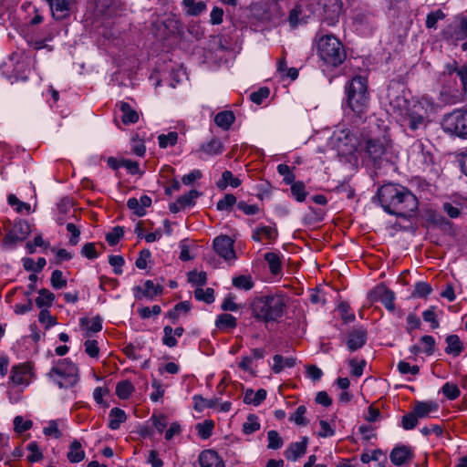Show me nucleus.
Returning a JSON list of instances; mask_svg holds the SVG:
<instances>
[{"label":"nucleus","instance_id":"obj_1","mask_svg":"<svg viewBox=\"0 0 467 467\" xmlns=\"http://www.w3.org/2000/svg\"><path fill=\"white\" fill-rule=\"evenodd\" d=\"M379 201L389 214L407 218L418 209V199L406 187L396 183H386L378 190Z\"/></svg>","mask_w":467,"mask_h":467},{"label":"nucleus","instance_id":"obj_2","mask_svg":"<svg viewBox=\"0 0 467 467\" xmlns=\"http://www.w3.org/2000/svg\"><path fill=\"white\" fill-rule=\"evenodd\" d=\"M250 309L252 316L257 321L275 322L284 316L286 310V300L283 295L270 294L252 300Z\"/></svg>","mask_w":467,"mask_h":467},{"label":"nucleus","instance_id":"obj_3","mask_svg":"<svg viewBox=\"0 0 467 467\" xmlns=\"http://www.w3.org/2000/svg\"><path fill=\"white\" fill-rule=\"evenodd\" d=\"M345 88L348 108L361 117L367 111L369 100L367 79L361 76H356L348 82Z\"/></svg>","mask_w":467,"mask_h":467},{"label":"nucleus","instance_id":"obj_4","mask_svg":"<svg viewBox=\"0 0 467 467\" xmlns=\"http://www.w3.org/2000/svg\"><path fill=\"white\" fill-rule=\"evenodd\" d=\"M317 54L328 66L337 67L346 59L342 43L333 35H317Z\"/></svg>","mask_w":467,"mask_h":467},{"label":"nucleus","instance_id":"obj_5","mask_svg":"<svg viewBox=\"0 0 467 467\" xmlns=\"http://www.w3.org/2000/svg\"><path fill=\"white\" fill-rule=\"evenodd\" d=\"M47 377L60 389L71 388L79 380L78 368L68 358L59 360L56 366L51 368Z\"/></svg>","mask_w":467,"mask_h":467},{"label":"nucleus","instance_id":"obj_6","mask_svg":"<svg viewBox=\"0 0 467 467\" xmlns=\"http://www.w3.org/2000/svg\"><path fill=\"white\" fill-rule=\"evenodd\" d=\"M331 144L338 155L353 154L359 144L356 135L348 129L336 130L331 137Z\"/></svg>","mask_w":467,"mask_h":467},{"label":"nucleus","instance_id":"obj_7","mask_svg":"<svg viewBox=\"0 0 467 467\" xmlns=\"http://www.w3.org/2000/svg\"><path fill=\"white\" fill-rule=\"evenodd\" d=\"M442 126L446 132L467 140V110L456 109L446 114Z\"/></svg>","mask_w":467,"mask_h":467},{"label":"nucleus","instance_id":"obj_8","mask_svg":"<svg viewBox=\"0 0 467 467\" xmlns=\"http://www.w3.org/2000/svg\"><path fill=\"white\" fill-rule=\"evenodd\" d=\"M317 5L321 9L324 21H326L328 26L335 25L342 10L341 0H318Z\"/></svg>","mask_w":467,"mask_h":467},{"label":"nucleus","instance_id":"obj_9","mask_svg":"<svg viewBox=\"0 0 467 467\" xmlns=\"http://www.w3.org/2000/svg\"><path fill=\"white\" fill-rule=\"evenodd\" d=\"M368 298L371 303L380 301L389 311H393L395 308L394 300L395 294L389 290L387 286L380 284L372 289Z\"/></svg>","mask_w":467,"mask_h":467},{"label":"nucleus","instance_id":"obj_10","mask_svg":"<svg viewBox=\"0 0 467 467\" xmlns=\"http://www.w3.org/2000/svg\"><path fill=\"white\" fill-rule=\"evenodd\" d=\"M388 140L385 137L368 139L366 141L365 150L368 156L377 161L386 153Z\"/></svg>","mask_w":467,"mask_h":467},{"label":"nucleus","instance_id":"obj_11","mask_svg":"<svg viewBox=\"0 0 467 467\" xmlns=\"http://www.w3.org/2000/svg\"><path fill=\"white\" fill-rule=\"evenodd\" d=\"M404 122L408 129L413 132L425 129L429 122L428 117L423 112H419L409 107L405 115Z\"/></svg>","mask_w":467,"mask_h":467},{"label":"nucleus","instance_id":"obj_12","mask_svg":"<svg viewBox=\"0 0 467 467\" xmlns=\"http://www.w3.org/2000/svg\"><path fill=\"white\" fill-rule=\"evenodd\" d=\"M56 20H63L70 16L75 0H45Z\"/></svg>","mask_w":467,"mask_h":467},{"label":"nucleus","instance_id":"obj_13","mask_svg":"<svg viewBox=\"0 0 467 467\" xmlns=\"http://www.w3.org/2000/svg\"><path fill=\"white\" fill-rule=\"evenodd\" d=\"M233 245V240L227 235H220L213 240V248L215 252L225 260H230L235 257Z\"/></svg>","mask_w":467,"mask_h":467},{"label":"nucleus","instance_id":"obj_14","mask_svg":"<svg viewBox=\"0 0 467 467\" xmlns=\"http://www.w3.org/2000/svg\"><path fill=\"white\" fill-rule=\"evenodd\" d=\"M30 233V225L26 221H18L14 223L11 230L5 235L7 243H16L25 240Z\"/></svg>","mask_w":467,"mask_h":467},{"label":"nucleus","instance_id":"obj_15","mask_svg":"<svg viewBox=\"0 0 467 467\" xmlns=\"http://www.w3.org/2000/svg\"><path fill=\"white\" fill-rule=\"evenodd\" d=\"M413 456V451L410 447L399 445L393 448L389 454V459L394 465L401 467L411 461Z\"/></svg>","mask_w":467,"mask_h":467},{"label":"nucleus","instance_id":"obj_16","mask_svg":"<svg viewBox=\"0 0 467 467\" xmlns=\"http://www.w3.org/2000/svg\"><path fill=\"white\" fill-rule=\"evenodd\" d=\"M367 342V330L363 327L354 328L349 331L347 339V346L349 351L353 352L361 348Z\"/></svg>","mask_w":467,"mask_h":467},{"label":"nucleus","instance_id":"obj_17","mask_svg":"<svg viewBox=\"0 0 467 467\" xmlns=\"http://www.w3.org/2000/svg\"><path fill=\"white\" fill-rule=\"evenodd\" d=\"M201 467H225L223 459L213 450H205L199 456Z\"/></svg>","mask_w":467,"mask_h":467},{"label":"nucleus","instance_id":"obj_18","mask_svg":"<svg viewBox=\"0 0 467 467\" xmlns=\"http://www.w3.org/2000/svg\"><path fill=\"white\" fill-rule=\"evenodd\" d=\"M307 442V437H304L299 442H292L285 451V457L290 461H296L306 453Z\"/></svg>","mask_w":467,"mask_h":467},{"label":"nucleus","instance_id":"obj_19","mask_svg":"<svg viewBox=\"0 0 467 467\" xmlns=\"http://www.w3.org/2000/svg\"><path fill=\"white\" fill-rule=\"evenodd\" d=\"M410 108L416 111L423 112V115H426L429 118V115L435 111V102L432 98L429 96H422L413 102Z\"/></svg>","mask_w":467,"mask_h":467},{"label":"nucleus","instance_id":"obj_20","mask_svg":"<svg viewBox=\"0 0 467 467\" xmlns=\"http://www.w3.org/2000/svg\"><path fill=\"white\" fill-rule=\"evenodd\" d=\"M79 323L80 326L87 330L85 337H89L90 333H97L102 329V319L99 316H97L92 319L81 317L79 319Z\"/></svg>","mask_w":467,"mask_h":467},{"label":"nucleus","instance_id":"obj_21","mask_svg":"<svg viewBox=\"0 0 467 467\" xmlns=\"http://www.w3.org/2000/svg\"><path fill=\"white\" fill-rule=\"evenodd\" d=\"M447 347L445 352L453 357H458L463 351V344L457 335H450L445 339Z\"/></svg>","mask_w":467,"mask_h":467},{"label":"nucleus","instance_id":"obj_22","mask_svg":"<svg viewBox=\"0 0 467 467\" xmlns=\"http://www.w3.org/2000/svg\"><path fill=\"white\" fill-rule=\"evenodd\" d=\"M162 286L160 285H154L151 280H147L144 283V288L140 286H135L134 291L142 294L143 296L153 298L154 296L162 293Z\"/></svg>","mask_w":467,"mask_h":467},{"label":"nucleus","instance_id":"obj_23","mask_svg":"<svg viewBox=\"0 0 467 467\" xmlns=\"http://www.w3.org/2000/svg\"><path fill=\"white\" fill-rule=\"evenodd\" d=\"M119 109L123 113L121 120L125 125L134 124L139 120L138 112L128 102L121 101Z\"/></svg>","mask_w":467,"mask_h":467},{"label":"nucleus","instance_id":"obj_24","mask_svg":"<svg viewBox=\"0 0 467 467\" xmlns=\"http://www.w3.org/2000/svg\"><path fill=\"white\" fill-rule=\"evenodd\" d=\"M412 149L414 151H416L419 155L420 161L429 166L433 163V155L431 152L430 150L427 149V147L424 145V143L421 140H417L413 146Z\"/></svg>","mask_w":467,"mask_h":467},{"label":"nucleus","instance_id":"obj_25","mask_svg":"<svg viewBox=\"0 0 467 467\" xmlns=\"http://www.w3.org/2000/svg\"><path fill=\"white\" fill-rule=\"evenodd\" d=\"M67 457L72 463H78L84 460L85 451L81 449V443L78 441L75 440L70 443Z\"/></svg>","mask_w":467,"mask_h":467},{"label":"nucleus","instance_id":"obj_26","mask_svg":"<svg viewBox=\"0 0 467 467\" xmlns=\"http://www.w3.org/2000/svg\"><path fill=\"white\" fill-rule=\"evenodd\" d=\"M109 428L111 430H118L122 422L126 421L127 416L123 410L119 408H113L110 410Z\"/></svg>","mask_w":467,"mask_h":467},{"label":"nucleus","instance_id":"obj_27","mask_svg":"<svg viewBox=\"0 0 467 467\" xmlns=\"http://www.w3.org/2000/svg\"><path fill=\"white\" fill-rule=\"evenodd\" d=\"M266 398V390L264 389H258L255 393L253 389H248L245 390L244 402L245 404H253L254 406H258L264 401Z\"/></svg>","mask_w":467,"mask_h":467},{"label":"nucleus","instance_id":"obj_28","mask_svg":"<svg viewBox=\"0 0 467 467\" xmlns=\"http://www.w3.org/2000/svg\"><path fill=\"white\" fill-rule=\"evenodd\" d=\"M438 410V404L435 401H418L416 402L413 411L419 418H425L431 412Z\"/></svg>","mask_w":467,"mask_h":467},{"label":"nucleus","instance_id":"obj_29","mask_svg":"<svg viewBox=\"0 0 467 467\" xmlns=\"http://www.w3.org/2000/svg\"><path fill=\"white\" fill-rule=\"evenodd\" d=\"M274 365L272 367V370L277 374L280 373L284 368H293L296 365V358H285L281 355H275L273 358Z\"/></svg>","mask_w":467,"mask_h":467},{"label":"nucleus","instance_id":"obj_30","mask_svg":"<svg viewBox=\"0 0 467 467\" xmlns=\"http://www.w3.org/2000/svg\"><path fill=\"white\" fill-rule=\"evenodd\" d=\"M182 5L186 8V14L192 16L201 15L206 9V5L202 1L182 0Z\"/></svg>","mask_w":467,"mask_h":467},{"label":"nucleus","instance_id":"obj_31","mask_svg":"<svg viewBox=\"0 0 467 467\" xmlns=\"http://www.w3.org/2000/svg\"><path fill=\"white\" fill-rule=\"evenodd\" d=\"M240 184L241 180L234 178L230 171H224L222 173V179L216 182V186L222 191L225 190L228 185H231L233 188H237Z\"/></svg>","mask_w":467,"mask_h":467},{"label":"nucleus","instance_id":"obj_32","mask_svg":"<svg viewBox=\"0 0 467 467\" xmlns=\"http://www.w3.org/2000/svg\"><path fill=\"white\" fill-rule=\"evenodd\" d=\"M235 119V117L232 111H221L216 114L214 122L217 126L223 130H229Z\"/></svg>","mask_w":467,"mask_h":467},{"label":"nucleus","instance_id":"obj_33","mask_svg":"<svg viewBox=\"0 0 467 467\" xmlns=\"http://www.w3.org/2000/svg\"><path fill=\"white\" fill-rule=\"evenodd\" d=\"M265 260L267 262L271 274L276 275L282 270L281 258L278 254L268 252L265 254Z\"/></svg>","mask_w":467,"mask_h":467},{"label":"nucleus","instance_id":"obj_34","mask_svg":"<svg viewBox=\"0 0 467 467\" xmlns=\"http://www.w3.org/2000/svg\"><path fill=\"white\" fill-rule=\"evenodd\" d=\"M236 325V318L231 314H221L215 320V326L221 330L233 329Z\"/></svg>","mask_w":467,"mask_h":467},{"label":"nucleus","instance_id":"obj_35","mask_svg":"<svg viewBox=\"0 0 467 467\" xmlns=\"http://www.w3.org/2000/svg\"><path fill=\"white\" fill-rule=\"evenodd\" d=\"M39 296L36 299V305L38 308L51 306L54 300L55 295L48 289L42 288L38 291Z\"/></svg>","mask_w":467,"mask_h":467},{"label":"nucleus","instance_id":"obj_36","mask_svg":"<svg viewBox=\"0 0 467 467\" xmlns=\"http://www.w3.org/2000/svg\"><path fill=\"white\" fill-rule=\"evenodd\" d=\"M429 221L441 228L442 231L451 234L452 232V223L444 218L442 215L433 213L430 215Z\"/></svg>","mask_w":467,"mask_h":467},{"label":"nucleus","instance_id":"obj_37","mask_svg":"<svg viewBox=\"0 0 467 467\" xmlns=\"http://www.w3.org/2000/svg\"><path fill=\"white\" fill-rule=\"evenodd\" d=\"M201 150L208 155H218L223 151V144L217 138H213L201 146Z\"/></svg>","mask_w":467,"mask_h":467},{"label":"nucleus","instance_id":"obj_38","mask_svg":"<svg viewBox=\"0 0 467 467\" xmlns=\"http://www.w3.org/2000/svg\"><path fill=\"white\" fill-rule=\"evenodd\" d=\"M29 371V368L26 365L13 367L11 370L10 379L16 385H21L25 382V375Z\"/></svg>","mask_w":467,"mask_h":467},{"label":"nucleus","instance_id":"obj_39","mask_svg":"<svg viewBox=\"0 0 467 467\" xmlns=\"http://www.w3.org/2000/svg\"><path fill=\"white\" fill-rule=\"evenodd\" d=\"M134 390L132 383L129 380H122L117 384L116 395L121 400H127L130 398Z\"/></svg>","mask_w":467,"mask_h":467},{"label":"nucleus","instance_id":"obj_40","mask_svg":"<svg viewBox=\"0 0 467 467\" xmlns=\"http://www.w3.org/2000/svg\"><path fill=\"white\" fill-rule=\"evenodd\" d=\"M194 400V409L198 411H202L204 408H213L218 403V399H204L200 395H195L193 397Z\"/></svg>","mask_w":467,"mask_h":467},{"label":"nucleus","instance_id":"obj_41","mask_svg":"<svg viewBox=\"0 0 467 467\" xmlns=\"http://www.w3.org/2000/svg\"><path fill=\"white\" fill-rule=\"evenodd\" d=\"M306 412V407L305 405H300L296 408L295 412L290 415L289 420L294 421L298 426H306L308 424V421L305 418Z\"/></svg>","mask_w":467,"mask_h":467},{"label":"nucleus","instance_id":"obj_42","mask_svg":"<svg viewBox=\"0 0 467 467\" xmlns=\"http://www.w3.org/2000/svg\"><path fill=\"white\" fill-rule=\"evenodd\" d=\"M194 297L199 301H203L207 304H211L214 301V290L213 288H196L194 291Z\"/></svg>","mask_w":467,"mask_h":467},{"label":"nucleus","instance_id":"obj_43","mask_svg":"<svg viewBox=\"0 0 467 467\" xmlns=\"http://www.w3.org/2000/svg\"><path fill=\"white\" fill-rule=\"evenodd\" d=\"M260 429V423L258 418L254 414H249L247 420L243 424V431L245 434H252L253 432Z\"/></svg>","mask_w":467,"mask_h":467},{"label":"nucleus","instance_id":"obj_44","mask_svg":"<svg viewBox=\"0 0 467 467\" xmlns=\"http://www.w3.org/2000/svg\"><path fill=\"white\" fill-rule=\"evenodd\" d=\"M233 285L236 288L248 291L253 288L254 282L250 275H239L233 279Z\"/></svg>","mask_w":467,"mask_h":467},{"label":"nucleus","instance_id":"obj_45","mask_svg":"<svg viewBox=\"0 0 467 467\" xmlns=\"http://www.w3.org/2000/svg\"><path fill=\"white\" fill-rule=\"evenodd\" d=\"M213 426L214 424L212 420H206L203 422L198 423L196 425V430L199 436L202 439L206 440L212 436Z\"/></svg>","mask_w":467,"mask_h":467},{"label":"nucleus","instance_id":"obj_46","mask_svg":"<svg viewBox=\"0 0 467 467\" xmlns=\"http://www.w3.org/2000/svg\"><path fill=\"white\" fill-rule=\"evenodd\" d=\"M201 195V192L197 190H191L188 193L180 196L177 200V202L181 207L192 206L193 205L194 200Z\"/></svg>","mask_w":467,"mask_h":467},{"label":"nucleus","instance_id":"obj_47","mask_svg":"<svg viewBox=\"0 0 467 467\" xmlns=\"http://www.w3.org/2000/svg\"><path fill=\"white\" fill-rule=\"evenodd\" d=\"M158 140L159 146L162 149H165L168 146H173L177 143L178 133L175 131H171L168 134H161L158 137Z\"/></svg>","mask_w":467,"mask_h":467},{"label":"nucleus","instance_id":"obj_48","mask_svg":"<svg viewBox=\"0 0 467 467\" xmlns=\"http://www.w3.org/2000/svg\"><path fill=\"white\" fill-rule=\"evenodd\" d=\"M445 18V14L441 10L437 9L427 15L426 26L427 28H437V22Z\"/></svg>","mask_w":467,"mask_h":467},{"label":"nucleus","instance_id":"obj_49","mask_svg":"<svg viewBox=\"0 0 467 467\" xmlns=\"http://www.w3.org/2000/svg\"><path fill=\"white\" fill-rule=\"evenodd\" d=\"M235 203L236 197L232 193H228L225 194L224 197L216 203V208L218 211L230 212Z\"/></svg>","mask_w":467,"mask_h":467},{"label":"nucleus","instance_id":"obj_50","mask_svg":"<svg viewBox=\"0 0 467 467\" xmlns=\"http://www.w3.org/2000/svg\"><path fill=\"white\" fill-rule=\"evenodd\" d=\"M268 445L271 450H277L284 444L283 439L276 431L271 430L267 432Z\"/></svg>","mask_w":467,"mask_h":467},{"label":"nucleus","instance_id":"obj_51","mask_svg":"<svg viewBox=\"0 0 467 467\" xmlns=\"http://www.w3.org/2000/svg\"><path fill=\"white\" fill-rule=\"evenodd\" d=\"M291 192L297 202H303L306 196V186L302 182L291 183Z\"/></svg>","mask_w":467,"mask_h":467},{"label":"nucleus","instance_id":"obj_52","mask_svg":"<svg viewBox=\"0 0 467 467\" xmlns=\"http://www.w3.org/2000/svg\"><path fill=\"white\" fill-rule=\"evenodd\" d=\"M432 291L431 285L426 282H418L415 284L412 296L414 297H427Z\"/></svg>","mask_w":467,"mask_h":467},{"label":"nucleus","instance_id":"obj_53","mask_svg":"<svg viewBox=\"0 0 467 467\" xmlns=\"http://www.w3.org/2000/svg\"><path fill=\"white\" fill-rule=\"evenodd\" d=\"M54 37V34L52 32L48 33V35L44 39H31L28 41L30 47H32L36 50H39L42 48H47L48 51L52 50V47L47 45V41H51Z\"/></svg>","mask_w":467,"mask_h":467},{"label":"nucleus","instance_id":"obj_54","mask_svg":"<svg viewBox=\"0 0 467 467\" xmlns=\"http://www.w3.org/2000/svg\"><path fill=\"white\" fill-rule=\"evenodd\" d=\"M124 235V230L121 226H115L110 233L106 234V241L111 246L116 245Z\"/></svg>","mask_w":467,"mask_h":467},{"label":"nucleus","instance_id":"obj_55","mask_svg":"<svg viewBox=\"0 0 467 467\" xmlns=\"http://www.w3.org/2000/svg\"><path fill=\"white\" fill-rule=\"evenodd\" d=\"M50 283L53 288L61 289L67 285V280L63 278V273L60 270H54L51 275Z\"/></svg>","mask_w":467,"mask_h":467},{"label":"nucleus","instance_id":"obj_56","mask_svg":"<svg viewBox=\"0 0 467 467\" xmlns=\"http://www.w3.org/2000/svg\"><path fill=\"white\" fill-rule=\"evenodd\" d=\"M164 336L162 337V344L169 347L174 348L177 345V339L173 334V328L171 326H165L163 328Z\"/></svg>","mask_w":467,"mask_h":467},{"label":"nucleus","instance_id":"obj_57","mask_svg":"<svg viewBox=\"0 0 467 467\" xmlns=\"http://www.w3.org/2000/svg\"><path fill=\"white\" fill-rule=\"evenodd\" d=\"M14 426L15 431L17 433H22L30 430L33 426V422L31 420H24L22 416H16L14 419Z\"/></svg>","mask_w":467,"mask_h":467},{"label":"nucleus","instance_id":"obj_58","mask_svg":"<svg viewBox=\"0 0 467 467\" xmlns=\"http://www.w3.org/2000/svg\"><path fill=\"white\" fill-rule=\"evenodd\" d=\"M188 281L193 285H203L207 282V275L203 271H191L188 274Z\"/></svg>","mask_w":467,"mask_h":467},{"label":"nucleus","instance_id":"obj_59","mask_svg":"<svg viewBox=\"0 0 467 467\" xmlns=\"http://www.w3.org/2000/svg\"><path fill=\"white\" fill-rule=\"evenodd\" d=\"M441 391L445 397L451 400L457 399L460 396V389L457 385L449 382L442 386Z\"/></svg>","mask_w":467,"mask_h":467},{"label":"nucleus","instance_id":"obj_60","mask_svg":"<svg viewBox=\"0 0 467 467\" xmlns=\"http://www.w3.org/2000/svg\"><path fill=\"white\" fill-rule=\"evenodd\" d=\"M418 418L413 410L405 414L401 420L402 427L407 431L414 429L418 424Z\"/></svg>","mask_w":467,"mask_h":467},{"label":"nucleus","instance_id":"obj_61","mask_svg":"<svg viewBox=\"0 0 467 467\" xmlns=\"http://www.w3.org/2000/svg\"><path fill=\"white\" fill-rule=\"evenodd\" d=\"M277 171L280 175L284 177V182L286 184H291L294 182L296 176L291 171L290 167L286 164L281 163L277 166Z\"/></svg>","mask_w":467,"mask_h":467},{"label":"nucleus","instance_id":"obj_62","mask_svg":"<svg viewBox=\"0 0 467 467\" xmlns=\"http://www.w3.org/2000/svg\"><path fill=\"white\" fill-rule=\"evenodd\" d=\"M440 100L444 104H455L459 101L457 91L451 94L446 88H442L440 92Z\"/></svg>","mask_w":467,"mask_h":467},{"label":"nucleus","instance_id":"obj_63","mask_svg":"<svg viewBox=\"0 0 467 467\" xmlns=\"http://www.w3.org/2000/svg\"><path fill=\"white\" fill-rule=\"evenodd\" d=\"M26 449L31 451V454L27 456V460L29 462H36L43 458V453L39 451L38 445L36 441L28 443Z\"/></svg>","mask_w":467,"mask_h":467},{"label":"nucleus","instance_id":"obj_64","mask_svg":"<svg viewBox=\"0 0 467 467\" xmlns=\"http://www.w3.org/2000/svg\"><path fill=\"white\" fill-rule=\"evenodd\" d=\"M270 94V90L268 88H260L257 91L252 92L250 95V99L259 105L263 102L265 99H266Z\"/></svg>","mask_w":467,"mask_h":467}]
</instances>
